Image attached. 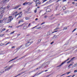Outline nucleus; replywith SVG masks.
<instances>
[{"label":"nucleus","instance_id":"nucleus-1","mask_svg":"<svg viewBox=\"0 0 77 77\" xmlns=\"http://www.w3.org/2000/svg\"><path fill=\"white\" fill-rule=\"evenodd\" d=\"M32 42H28L27 43H26V44L25 45L26 47H29V45H30L31 44H32Z\"/></svg>","mask_w":77,"mask_h":77},{"label":"nucleus","instance_id":"nucleus-2","mask_svg":"<svg viewBox=\"0 0 77 77\" xmlns=\"http://www.w3.org/2000/svg\"><path fill=\"white\" fill-rule=\"evenodd\" d=\"M34 2H35L36 4H37V5H40V4H41V3L39 2L40 1L39 0H34Z\"/></svg>","mask_w":77,"mask_h":77},{"label":"nucleus","instance_id":"nucleus-3","mask_svg":"<svg viewBox=\"0 0 77 77\" xmlns=\"http://www.w3.org/2000/svg\"><path fill=\"white\" fill-rule=\"evenodd\" d=\"M57 31H55L53 32L52 31V30H50L49 32V35H51V34H53V33H56V32H57Z\"/></svg>","mask_w":77,"mask_h":77},{"label":"nucleus","instance_id":"nucleus-4","mask_svg":"<svg viewBox=\"0 0 77 77\" xmlns=\"http://www.w3.org/2000/svg\"><path fill=\"white\" fill-rule=\"evenodd\" d=\"M69 59L68 58L67 60H65L64 62L62 63L59 66H58V67H59V66H62V65H63V64H64V63H65L66 62V61H68V60H69Z\"/></svg>","mask_w":77,"mask_h":77},{"label":"nucleus","instance_id":"nucleus-5","mask_svg":"<svg viewBox=\"0 0 77 77\" xmlns=\"http://www.w3.org/2000/svg\"><path fill=\"white\" fill-rule=\"evenodd\" d=\"M12 66H13V65H11L10 66L8 67L7 69H5V71L9 70V69H11V68L12 67Z\"/></svg>","mask_w":77,"mask_h":77},{"label":"nucleus","instance_id":"nucleus-6","mask_svg":"<svg viewBox=\"0 0 77 77\" xmlns=\"http://www.w3.org/2000/svg\"><path fill=\"white\" fill-rule=\"evenodd\" d=\"M59 36V35H54L53 37V39H57V38H58V36Z\"/></svg>","mask_w":77,"mask_h":77},{"label":"nucleus","instance_id":"nucleus-7","mask_svg":"<svg viewBox=\"0 0 77 77\" xmlns=\"http://www.w3.org/2000/svg\"><path fill=\"white\" fill-rule=\"evenodd\" d=\"M14 19V18H10L9 19H8V22H7L6 23H10L11 21H12L13 19Z\"/></svg>","mask_w":77,"mask_h":77},{"label":"nucleus","instance_id":"nucleus-8","mask_svg":"<svg viewBox=\"0 0 77 77\" xmlns=\"http://www.w3.org/2000/svg\"><path fill=\"white\" fill-rule=\"evenodd\" d=\"M20 5H19L18 6H17L16 7H14V9H17V8H20Z\"/></svg>","mask_w":77,"mask_h":77},{"label":"nucleus","instance_id":"nucleus-9","mask_svg":"<svg viewBox=\"0 0 77 77\" xmlns=\"http://www.w3.org/2000/svg\"><path fill=\"white\" fill-rule=\"evenodd\" d=\"M75 57H74L72 58L70 61H69L67 63H70L71 61H72L73 59H74Z\"/></svg>","mask_w":77,"mask_h":77},{"label":"nucleus","instance_id":"nucleus-10","mask_svg":"<svg viewBox=\"0 0 77 77\" xmlns=\"http://www.w3.org/2000/svg\"><path fill=\"white\" fill-rule=\"evenodd\" d=\"M29 9H30V8H29L28 9V10H27V11H25L24 13V14H25V15H26V14H27V13L28 12V11H29Z\"/></svg>","mask_w":77,"mask_h":77},{"label":"nucleus","instance_id":"nucleus-11","mask_svg":"<svg viewBox=\"0 0 77 77\" xmlns=\"http://www.w3.org/2000/svg\"><path fill=\"white\" fill-rule=\"evenodd\" d=\"M28 4H29V3L26 2L23 4V6H24V5H28Z\"/></svg>","mask_w":77,"mask_h":77},{"label":"nucleus","instance_id":"nucleus-12","mask_svg":"<svg viewBox=\"0 0 77 77\" xmlns=\"http://www.w3.org/2000/svg\"><path fill=\"white\" fill-rule=\"evenodd\" d=\"M50 8H48L46 10V11L47 12H50Z\"/></svg>","mask_w":77,"mask_h":77},{"label":"nucleus","instance_id":"nucleus-13","mask_svg":"<svg viewBox=\"0 0 77 77\" xmlns=\"http://www.w3.org/2000/svg\"><path fill=\"white\" fill-rule=\"evenodd\" d=\"M72 65H73V64H72V63H71V64L69 65L68 67V68H71V67H70V66H72Z\"/></svg>","mask_w":77,"mask_h":77},{"label":"nucleus","instance_id":"nucleus-14","mask_svg":"<svg viewBox=\"0 0 77 77\" xmlns=\"http://www.w3.org/2000/svg\"><path fill=\"white\" fill-rule=\"evenodd\" d=\"M4 11H1V12H0V14H1V15H2L4 13Z\"/></svg>","mask_w":77,"mask_h":77},{"label":"nucleus","instance_id":"nucleus-15","mask_svg":"<svg viewBox=\"0 0 77 77\" xmlns=\"http://www.w3.org/2000/svg\"><path fill=\"white\" fill-rule=\"evenodd\" d=\"M75 66H77V63H76V64L72 66V68H74V67H75Z\"/></svg>","mask_w":77,"mask_h":77},{"label":"nucleus","instance_id":"nucleus-16","mask_svg":"<svg viewBox=\"0 0 77 77\" xmlns=\"http://www.w3.org/2000/svg\"><path fill=\"white\" fill-rule=\"evenodd\" d=\"M27 26H25L24 27H23V29H24V30H25V29H27Z\"/></svg>","mask_w":77,"mask_h":77},{"label":"nucleus","instance_id":"nucleus-17","mask_svg":"<svg viewBox=\"0 0 77 77\" xmlns=\"http://www.w3.org/2000/svg\"><path fill=\"white\" fill-rule=\"evenodd\" d=\"M23 25H24V24H23L22 25H20L19 26H17L16 27L17 28H18V27H20V26H23Z\"/></svg>","mask_w":77,"mask_h":77},{"label":"nucleus","instance_id":"nucleus-18","mask_svg":"<svg viewBox=\"0 0 77 77\" xmlns=\"http://www.w3.org/2000/svg\"><path fill=\"white\" fill-rule=\"evenodd\" d=\"M23 21H24L23 20H20L19 21V23H21V22H23Z\"/></svg>","mask_w":77,"mask_h":77},{"label":"nucleus","instance_id":"nucleus-19","mask_svg":"<svg viewBox=\"0 0 77 77\" xmlns=\"http://www.w3.org/2000/svg\"><path fill=\"white\" fill-rule=\"evenodd\" d=\"M28 4L29 5H32V4L33 3L32 2H28Z\"/></svg>","mask_w":77,"mask_h":77},{"label":"nucleus","instance_id":"nucleus-20","mask_svg":"<svg viewBox=\"0 0 77 77\" xmlns=\"http://www.w3.org/2000/svg\"><path fill=\"white\" fill-rule=\"evenodd\" d=\"M26 20H30V18H29L28 17H26Z\"/></svg>","mask_w":77,"mask_h":77},{"label":"nucleus","instance_id":"nucleus-21","mask_svg":"<svg viewBox=\"0 0 77 77\" xmlns=\"http://www.w3.org/2000/svg\"><path fill=\"white\" fill-rule=\"evenodd\" d=\"M44 72V71H42V72H41L39 73H38V74H37V75H39V74H41V73H42V72Z\"/></svg>","mask_w":77,"mask_h":77},{"label":"nucleus","instance_id":"nucleus-22","mask_svg":"<svg viewBox=\"0 0 77 77\" xmlns=\"http://www.w3.org/2000/svg\"><path fill=\"white\" fill-rule=\"evenodd\" d=\"M5 45V44H3L2 43H1L0 44V45L1 46H3V45Z\"/></svg>","mask_w":77,"mask_h":77},{"label":"nucleus","instance_id":"nucleus-23","mask_svg":"<svg viewBox=\"0 0 77 77\" xmlns=\"http://www.w3.org/2000/svg\"><path fill=\"white\" fill-rule=\"evenodd\" d=\"M44 66H45V63H44L42 64V66H41V67H44Z\"/></svg>","mask_w":77,"mask_h":77},{"label":"nucleus","instance_id":"nucleus-24","mask_svg":"<svg viewBox=\"0 0 77 77\" xmlns=\"http://www.w3.org/2000/svg\"><path fill=\"white\" fill-rule=\"evenodd\" d=\"M3 17V15L2 14H1L0 16V19H1Z\"/></svg>","mask_w":77,"mask_h":77},{"label":"nucleus","instance_id":"nucleus-25","mask_svg":"<svg viewBox=\"0 0 77 77\" xmlns=\"http://www.w3.org/2000/svg\"><path fill=\"white\" fill-rule=\"evenodd\" d=\"M9 0H5L4 1V2H9Z\"/></svg>","mask_w":77,"mask_h":77},{"label":"nucleus","instance_id":"nucleus-26","mask_svg":"<svg viewBox=\"0 0 77 77\" xmlns=\"http://www.w3.org/2000/svg\"><path fill=\"white\" fill-rule=\"evenodd\" d=\"M23 45H21L20 46L19 48H17V50H19V49H20V48H21V47H22Z\"/></svg>","mask_w":77,"mask_h":77},{"label":"nucleus","instance_id":"nucleus-27","mask_svg":"<svg viewBox=\"0 0 77 77\" xmlns=\"http://www.w3.org/2000/svg\"><path fill=\"white\" fill-rule=\"evenodd\" d=\"M14 60V59H13L10 60L9 61H8V62H12V61H13V60Z\"/></svg>","mask_w":77,"mask_h":77},{"label":"nucleus","instance_id":"nucleus-28","mask_svg":"<svg viewBox=\"0 0 77 77\" xmlns=\"http://www.w3.org/2000/svg\"><path fill=\"white\" fill-rule=\"evenodd\" d=\"M51 75H47L45 77H49Z\"/></svg>","mask_w":77,"mask_h":77},{"label":"nucleus","instance_id":"nucleus-29","mask_svg":"<svg viewBox=\"0 0 77 77\" xmlns=\"http://www.w3.org/2000/svg\"><path fill=\"white\" fill-rule=\"evenodd\" d=\"M7 19V18H4L3 19V21H5V20H6Z\"/></svg>","mask_w":77,"mask_h":77},{"label":"nucleus","instance_id":"nucleus-30","mask_svg":"<svg viewBox=\"0 0 77 77\" xmlns=\"http://www.w3.org/2000/svg\"><path fill=\"white\" fill-rule=\"evenodd\" d=\"M71 72H66V74H69Z\"/></svg>","mask_w":77,"mask_h":77},{"label":"nucleus","instance_id":"nucleus-31","mask_svg":"<svg viewBox=\"0 0 77 77\" xmlns=\"http://www.w3.org/2000/svg\"><path fill=\"white\" fill-rule=\"evenodd\" d=\"M47 0H43L42 1H43V2H42V3H44L45 2H46V1H47Z\"/></svg>","mask_w":77,"mask_h":77},{"label":"nucleus","instance_id":"nucleus-32","mask_svg":"<svg viewBox=\"0 0 77 77\" xmlns=\"http://www.w3.org/2000/svg\"><path fill=\"white\" fill-rule=\"evenodd\" d=\"M63 10H65L66 9V8L65 7H63Z\"/></svg>","mask_w":77,"mask_h":77},{"label":"nucleus","instance_id":"nucleus-33","mask_svg":"<svg viewBox=\"0 0 77 77\" xmlns=\"http://www.w3.org/2000/svg\"><path fill=\"white\" fill-rule=\"evenodd\" d=\"M5 30H6V29L5 28H3L2 29V31H5Z\"/></svg>","mask_w":77,"mask_h":77},{"label":"nucleus","instance_id":"nucleus-34","mask_svg":"<svg viewBox=\"0 0 77 77\" xmlns=\"http://www.w3.org/2000/svg\"><path fill=\"white\" fill-rule=\"evenodd\" d=\"M21 17H22V15H19V18H20Z\"/></svg>","mask_w":77,"mask_h":77},{"label":"nucleus","instance_id":"nucleus-35","mask_svg":"<svg viewBox=\"0 0 77 77\" xmlns=\"http://www.w3.org/2000/svg\"><path fill=\"white\" fill-rule=\"evenodd\" d=\"M3 22V20H0V24L1 23H2Z\"/></svg>","mask_w":77,"mask_h":77},{"label":"nucleus","instance_id":"nucleus-36","mask_svg":"<svg viewBox=\"0 0 77 77\" xmlns=\"http://www.w3.org/2000/svg\"><path fill=\"white\" fill-rule=\"evenodd\" d=\"M57 29H59V28L57 27L56 29H54V30H57Z\"/></svg>","mask_w":77,"mask_h":77},{"label":"nucleus","instance_id":"nucleus-37","mask_svg":"<svg viewBox=\"0 0 77 77\" xmlns=\"http://www.w3.org/2000/svg\"><path fill=\"white\" fill-rule=\"evenodd\" d=\"M4 35V34H1L0 35V36H3Z\"/></svg>","mask_w":77,"mask_h":77},{"label":"nucleus","instance_id":"nucleus-38","mask_svg":"<svg viewBox=\"0 0 77 77\" xmlns=\"http://www.w3.org/2000/svg\"><path fill=\"white\" fill-rule=\"evenodd\" d=\"M41 39H40L38 40V42H41Z\"/></svg>","mask_w":77,"mask_h":77},{"label":"nucleus","instance_id":"nucleus-39","mask_svg":"<svg viewBox=\"0 0 77 77\" xmlns=\"http://www.w3.org/2000/svg\"><path fill=\"white\" fill-rule=\"evenodd\" d=\"M3 72H4V71H3V72H0V75L2 74V73H3Z\"/></svg>","mask_w":77,"mask_h":77},{"label":"nucleus","instance_id":"nucleus-40","mask_svg":"<svg viewBox=\"0 0 77 77\" xmlns=\"http://www.w3.org/2000/svg\"><path fill=\"white\" fill-rule=\"evenodd\" d=\"M14 32H15V31L12 32L10 33V34H13V33H14Z\"/></svg>","mask_w":77,"mask_h":77},{"label":"nucleus","instance_id":"nucleus-41","mask_svg":"<svg viewBox=\"0 0 77 77\" xmlns=\"http://www.w3.org/2000/svg\"><path fill=\"white\" fill-rule=\"evenodd\" d=\"M19 15V14H16V15H15V18H16V17H17V15Z\"/></svg>","mask_w":77,"mask_h":77},{"label":"nucleus","instance_id":"nucleus-42","mask_svg":"<svg viewBox=\"0 0 77 77\" xmlns=\"http://www.w3.org/2000/svg\"><path fill=\"white\" fill-rule=\"evenodd\" d=\"M67 29V27H65V28H64L63 29L64 30H66V29Z\"/></svg>","mask_w":77,"mask_h":77},{"label":"nucleus","instance_id":"nucleus-43","mask_svg":"<svg viewBox=\"0 0 77 77\" xmlns=\"http://www.w3.org/2000/svg\"><path fill=\"white\" fill-rule=\"evenodd\" d=\"M31 24V23H29V25H28V26L27 27H29V26H30Z\"/></svg>","mask_w":77,"mask_h":77},{"label":"nucleus","instance_id":"nucleus-44","mask_svg":"<svg viewBox=\"0 0 77 77\" xmlns=\"http://www.w3.org/2000/svg\"><path fill=\"white\" fill-rule=\"evenodd\" d=\"M41 27L40 26H39V27L37 28L36 29H40Z\"/></svg>","mask_w":77,"mask_h":77},{"label":"nucleus","instance_id":"nucleus-45","mask_svg":"<svg viewBox=\"0 0 77 77\" xmlns=\"http://www.w3.org/2000/svg\"><path fill=\"white\" fill-rule=\"evenodd\" d=\"M77 72V70H75L74 71V72Z\"/></svg>","mask_w":77,"mask_h":77},{"label":"nucleus","instance_id":"nucleus-46","mask_svg":"<svg viewBox=\"0 0 77 77\" xmlns=\"http://www.w3.org/2000/svg\"><path fill=\"white\" fill-rule=\"evenodd\" d=\"M65 74H66V73H65L64 74H63L62 75H61L60 77H61V76H63V75H65Z\"/></svg>","mask_w":77,"mask_h":77},{"label":"nucleus","instance_id":"nucleus-47","mask_svg":"<svg viewBox=\"0 0 77 77\" xmlns=\"http://www.w3.org/2000/svg\"><path fill=\"white\" fill-rule=\"evenodd\" d=\"M22 13V12H20L19 14H19V15H20V14H21Z\"/></svg>","mask_w":77,"mask_h":77},{"label":"nucleus","instance_id":"nucleus-48","mask_svg":"<svg viewBox=\"0 0 77 77\" xmlns=\"http://www.w3.org/2000/svg\"><path fill=\"white\" fill-rule=\"evenodd\" d=\"M9 7H10V5H8L7 6V8H9Z\"/></svg>","mask_w":77,"mask_h":77},{"label":"nucleus","instance_id":"nucleus-49","mask_svg":"<svg viewBox=\"0 0 77 77\" xmlns=\"http://www.w3.org/2000/svg\"><path fill=\"white\" fill-rule=\"evenodd\" d=\"M12 18V16H9V17H8V18Z\"/></svg>","mask_w":77,"mask_h":77},{"label":"nucleus","instance_id":"nucleus-50","mask_svg":"<svg viewBox=\"0 0 77 77\" xmlns=\"http://www.w3.org/2000/svg\"><path fill=\"white\" fill-rule=\"evenodd\" d=\"M45 23L43 22L41 24V25H42V24H45Z\"/></svg>","mask_w":77,"mask_h":77},{"label":"nucleus","instance_id":"nucleus-51","mask_svg":"<svg viewBox=\"0 0 77 77\" xmlns=\"http://www.w3.org/2000/svg\"><path fill=\"white\" fill-rule=\"evenodd\" d=\"M75 30H76V29H75L72 31V32H74Z\"/></svg>","mask_w":77,"mask_h":77},{"label":"nucleus","instance_id":"nucleus-52","mask_svg":"<svg viewBox=\"0 0 77 77\" xmlns=\"http://www.w3.org/2000/svg\"><path fill=\"white\" fill-rule=\"evenodd\" d=\"M18 58V57H16L14 59H14V60H15V59H17V58Z\"/></svg>","mask_w":77,"mask_h":77},{"label":"nucleus","instance_id":"nucleus-53","mask_svg":"<svg viewBox=\"0 0 77 77\" xmlns=\"http://www.w3.org/2000/svg\"><path fill=\"white\" fill-rule=\"evenodd\" d=\"M53 43H54V42H52L51 43V44H53Z\"/></svg>","mask_w":77,"mask_h":77},{"label":"nucleus","instance_id":"nucleus-54","mask_svg":"<svg viewBox=\"0 0 77 77\" xmlns=\"http://www.w3.org/2000/svg\"><path fill=\"white\" fill-rule=\"evenodd\" d=\"M66 0H63V2H66Z\"/></svg>","mask_w":77,"mask_h":77},{"label":"nucleus","instance_id":"nucleus-55","mask_svg":"<svg viewBox=\"0 0 77 77\" xmlns=\"http://www.w3.org/2000/svg\"><path fill=\"white\" fill-rule=\"evenodd\" d=\"M37 26H35L34 27H33L32 28V29H34V28H35V27H37Z\"/></svg>","mask_w":77,"mask_h":77},{"label":"nucleus","instance_id":"nucleus-56","mask_svg":"<svg viewBox=\"0 0 77 77\" xmlns=\"http://www.w3.org/2000/svg\"><path fill=\"white\" fill-rule=\"evenodd\" d=\"M17 13H18V12L16 11L15 12L14 14H17Z\"/></svg>","mask_w":77,"mask_h":77},{"label":"nucleus","instance_id":"nucleus-57","mask_svg":"<svg viewBox=\"0 0 77 77\" xmlns=\"http://www.w3.org/2000/svg\"><path fill=\"white\" fill-rule=\"evenodd\" d=\"M75 6H77V3L75 4Z\"/></svg>","mask_w":77,"mask_h":77},{"label":"nucleus","instance_id":"nucleus-58","mask_svg":"<svg viewBox=\"0 0 77 77\" xmlns=\"http://www.w3.org/2000/svg\"><path fill=\"white\" fill-rule=\"evenodd\" d=\"M38 20V18H36L35 19V20H36V21H37V20Z\"/></svg>","mask_w":77,"mask_h":77},{"label":"nucleus","instance_id":"nucleus-59","mask_svg":"<svg viewBox=\"0 0 77 77\" xmlns=\"http://www.w3.org/2000/svg\"><path fill=\"white\" fill-rule=\"evenodd\" d=\"M9 27H11V28H12V26H9Z\"/></svg>","mask_w":77,"mask_h":77},{"label":"nucleus","instance_id":"nucleus-60","mask_svg":"<svg viewBox=\"0 0 77 77\" xmlns=\"http://www.w3.org/2000/svg\"><path fill=\"white\" fill-rule=\"evenodd\" d=\"M11 48H15V46H12Z\"/></svg>","mask_w":77,"mask_h":77},{"label":"nucleus","instance_id":"nucleus-61","mask_svg":"<svg viewBox=\"0 0 77 77\" xmlns=\"http://www.w3.org/2000/svg\"><path fill=\"white\" fill-rule=\"evenodd\" d=\"M45 72H47V71H48V70H45Z\"/></svg>","mask_w":77,"mask_h":77},{"label":"nucleus","instance_id":"nucleus-62","mask_svg":"<svg viewBox=\"0 0 77 77\" xmlns=\"http://www.w3.org/2000/svg\"><path fill=\"white\" fill-rule=\"evenodd\" d=\"M20 34H18L17 35V36H20Z\"/></svg>","mask_w":77,"mask_h":77},{"label":"nucleus","instance_id":"nucleus-63","mask_svg":"<svg viewBox=\"0 0 77 77\" xmlns=\"http://www.w3.org/2000/svg\"><path fill=\"white\" fill-rule=\"evenodd\" d=\"M47 17V16H45V17H44V18H46Z\"/></svg>","mask_w":77,"mask_h":77},{"label":"nucleus","instance_id":"nucleus-64","mask_svg":"<svg viewBox=\"0 0 77 77\" xmlns=\"http://www.w3.org/2000/svg\"><path fill=\"white\" fill-rule=\"evenodd\" d=\"M34 12H35V13H36V10H35V11H34Z\"/></svg>","mask_w":77,"mask_h":77}]
</instances>
